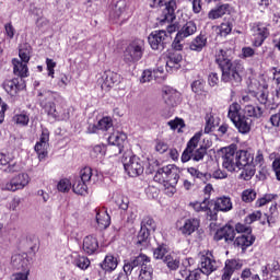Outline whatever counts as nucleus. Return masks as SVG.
<instances>
[{
    "mask_svg": "<svg viewBox=\"0 0 280 280\" xmlns=\"http://www.w3.org/2000/svg\"><path fill=\"white\" fill-rule=\"evenodd\" d=\"M235 50L232 48H220L215 51L214 62L218 65L222 72V82H230L233 86H240L242 84V73H244V65L235 60Z\"/></svg>",
    "mask_w": 280,
    "mask_h": 280,
    "instance_id": "1",
    "label": "nucleus"
},
{
    "mask_svg": "<svg viewBox=\"0 0 280 280\" xmlns=\"http://www.w3.org/2000/svg\"><path fill=\"white\" fill-rule=\"evenodd\" d=\"M150 257L145 254H140L130 260L125 261L126 272H132L135 268H138V280H152L154 279V268L152 267Z\"/></svg>",
    "mask_w": 280,
    "mask_h": 280,
    "instance_id": "2",
    "label": "nucleus"
},
{
    "mask_svg": "<svg viewBox=\"0 0 280 280\" xmlns=\"http://www.w3.org/2000/svg\"><path fill=\"white\" fill-rule=\"evenodd\" d=\"M32 183V178L27 173H19L13 175L9 182L2 184V191H12L13 194L16 191H23L27 185Z\"/></svg>",
    "mask_w": 280,
    "mask_h": 280,
    "instance_id": "3",
    "label": "nucleus"
},
{
    "mask_svg": "<svg viewBox=\"0 0 280 280\" xmlns=\"http://www.w3.org/2000/svg\"><path fill=\"white\" fill-rule=\"evenodd\" d=\"M148 40L151 49L155 51H163L167 45H170L172 36L167 34V31H153L150 33Z\"/></svg>",
    "mask_w": 280,
    "mask_h": 280,
    "instance_id": "4",
    "label": "nucleus"
},
{
    "mask_svg": "<svg viewBox=\"0 0 280 280\" xmlns=\"http://www.w3.org/2000/svg\"><path fill=\"white\" fill-rule=\"evenodd\" d=\"M37 96L40 108L45 110L48 117H52L56 120V115L60 113V107H56V103L51 102V92L46 90L39 91Z\"/></svg>",
    "mask_w": 280,
    "mask_h": 280,
    "instance_id": "5",
    "label": "nucleus"
},
{
    "mask_svg": "<svg viewBox=\"0 0 280 280\" xmlns=\"http://www.w3.org/2000/svg\"><path fill=\"white\" fill-rule=\"evenodd\" d=\"M143 39H136L131 42L125 50V62H139L143 58Z\"/></svg>",
    "mask_w": 280,
    "mask_h": 280,
    "instance_id": "6",
    "label": "nucleus"
},
{
    "mask_svg": "<svg viewBox=\"0 0 280 280\" xmlns=\"http://www.w3.org/2000/svg\"><path fill=\"white\" fill-rule=\"evenodd\" d=\"M198 268L202 272V275L209 277V275L215 272V270H218L220 266L218 265V260H215L213 253L207 250L201 254Z\"/></svg>",
    "mask_w": 280,
    "mask_h": 280,
    "instance_id": "7",
    "label": "nucleus"
},
{
    "mask_svg": "<svg viewBox=\"0 0 280 280\" xmlns=\"http://www.w3.org/2000/svg\"><path fill=\"white\" fill-rule=\"evenodd\" d=\"M253 32V47H261L264 43L266 42V38L270 36V30L268 28V25L261 22H257L252 27Z\"/></svg>",
    "mask_w": 280,
    "mask_h": 280,
    "instance_id": "8",
    "label": "nucleus"
},
{
    "mask_svg": "<svg viewBox=\"0 0 280 280\" xmlns=\"http://www.w3.org/2000/svg\"><path fill=\"white\" fill-rule=\"evenodd\" d=\"M125 172H127L128 176L131 178H137V176H141L143 174V161L141 158L137 155H132L129 158L128 162L124 163Z\"/></svg>",
    "mask_w": 280,
    "mask_h": 280,
    "instance_id": "9",
    "label": "nucleus"
},
{
    "mask_svg": "<svg viewBox=\"0 0 280 280\" xmlns=\"http://www.w3.org/2000/svg\"><path fill=\"white\" fill-rule=\"evenodd\" d=\"M222 166L229 172L238 170L237 158L235 155V147H226L223 149Z\"/></svg>",
    "mask_w": 280,
    "mask_h": 280,
    "instance_id": "10",
    "label": "nucleus"
},
{
    "mask_svg": "<svg viewBox=\"0 0 280 280\" xmlns=\"http://www.w3.org/2000/svg\"><path fill=\"white\" fill-rule=\"evenodd\" d=\"M190 205L197 213H206V218L210 222L218 220V212L211 209V201L208 198H205L202 202L195 201Z\"/></svg>",
    "mask_w": 280,
    "mask_h": 280,
    "instance_id": "11",
    "label": "nucleus"
},
{
    "mask_svg": "<svg viewBox=\"0 0 280 280\" xmlns=\"http://www.w3.org/2000/svg\"><path fill=\"white\" fill-rule=\"evenodd\" d=\"M49 149V129H43L39 137V141L35 144V152L38 155L39 161L47 159V150Z\"/></svg>",
    "mask_w": 280,
    "mask_h": 280,
    "instance_id": "12",
    "label": "nucleus"
},
{
    "mask_svg": "<svg viewBox=\"0 0 280 280\" xmlns=\"http://www.w3.org/2000/svg\"><path fill=\"white\" fill-rule=\"evenodd\" d=\"M244 264L240 259H226L221 270V280H231L233 275L243 268Z\"/></svg>",
    "mask_w": 280,
    "mask_h": 280,
    "instance_id": "13",
    "label": "nucleus"
},
{
    "mask_svg": "<svg viewBox=\"0 0 280 280\" xmlns=\"http://www.w3.org/2000/svg\"><path fill=\"white\" fill-rule=\"evenodd\" d=\"M202 138V131H198L194 135V137L187 142V147L182 153V163H187L194 160V150L198 148V143H200V139Z\"/></svg>",
    "mask_w": 280,
    "mask_h": 280,
    "instance_id": "14",
    "label": "nucleus"
},
{
    "mask_svg": "<svg viewBox=\"0 0 280 280\" xmlns=\"http://www.w3.org/2000/svg\"><path fill=\"white\" fill-rule=\"evenodd\" d=\"M2 89L8 93V95H11V97H15L20 93V91H23L25 89V80L14 78L11 80H5L2 83Z\"/></svg>",
    "mask_w": 280,
    "mask_h": 280,
    "instance_id": "15",
    "label": "nucleus"
},
{
    "mask_svg": "<svg viewBox=\"0 0 280 280\" xmlns=\"http://www.w3.org/2000/svg\"><path fill=\"white\" fill-rule=\"evenodd\" d=\"M113 23H124L126 21V0H118L109 12Z\"/></svg>",
    "mask_w": 280,
    "mask_h": 280,
    "instance_id": "16",
    "label": "nucleus"
},
{
    "mask_svg": "<svg viewBox=\"0 0 280 280\" xmlns=\"http://www.w3.org/2000/svg\"><path fill=\"white\" fill-rule=\"evenodd\" d=\"M214 242H224L226 244H231V242H235V228L232 225H224L220 229L217 230L214 236H213Z\"/></svg>",
    "mask_w": 280,
    "mask_h": 280,
    "instance_id": "17",
    "label": "nucleus"
},
{
    "mask_svg": "<svg viewBox=\"0 0 280 280\" xmlns=\"http://www.w3.org/2000/svg\"><path fill=\"white\" fill-rule=\"evenodd\" d=\"M103 83L101 85V89L103 91H110L115 84H119L121 81V75H119L117 72H113L110 70H107L102 75Z\"/></svg>",
    "mask_w": 280,
    "mask_h": 280,
    "instance_id": "18",
    "label": "nucleus"
},
{
    "mask_svg": "<svg viewBox=\"0 0 280 280\" xmlns=\"http://www.w3.org/2000/svg\"><path fill=\"white\" fill-rule=\"evenodd\" d=\"M11 161H14V158L10 155V153H3L0 151V165L2 167H5L3 172L4 174H14L16 172H20L21 167L19 166V163H10Z\"/></svg>",
    "mask_w": 280,
    "mask_h": 280,
    "instance_id": "19",
    "label": "nucleus"
},
{
    "mask_svg": "<svg viewBox=\"0 0 280 280\" xmlns=\"http://www.w3.org/2000/svg\"><path fill=\"white\" fill-rule=\"evenodd\" d=\"M176 0H170L165 2V8L162 11L161 23H173L176 19Z\"/></svg>",
    "mask_w": 280,
    "mask_h": 280,
    "instance_id": "20",
    "label": "nucleus"
},
{
    "mask_svg": "<svg viewBox=\"0 0 280 280\" xmlns=\"http://www.w3.org/2000/svg\"><path fill=\"white\" fill-rule=\"evenodd\" d=\"M11 266L14 270H30V258L27 254H15L11 257Z\"/></svg>",
    "mask_w": 280,
    "mask_h": 280,
    "instance_id": "21",
    "label": "nucleus"
},
{
    "mask_svg": "<svg viewBox=\"0 0 280 280\" xmlns=\"http://www.w3.org/2000/svg\"><path fill=\"white\" fill-rule=\"evenodd\" d=\"M95 213L98 229L101 231H106V229L110 226V214H108V210H106V208H96Z\"/></svg>",
    "mask_w": 280,
    "mask_h": 280,
    "instance_id": "22",
    "label": "nucleus"
},
{
    "mask_svg": "<svg viewBox=\"0 0 280 280\" xmlns=\"http://www.w3.org/2000/svg\"><path fill=\"white\" fill-rule=\"evenodd\" d=\"M180 179V170L177 168L176 165L171 164V168L168 171V179L166 180L165 187H171V196H174L176 191V185H178V180Z\"/></svg>",
    "mask_w": 280,
    "mask_h": 280,
    "instance_id": "23",
    "label": "nucleus"
},
{
    "mask_svg": "<svg viewBox=\"0 0 280 280\" xmlns=\"http://www.w3.org/2000/svg\"><path fill=\"white\" fill-rule=\"evenodd\" d=\"M200 229V220L196 218L186 219L183 226L179 228L182 235L189 237L192 233H196Z\"/></svg>",
    "mask_w": 280,
    "mask_h": 280,
    "instance_id": "24",
    "label": "nucleus"
},
{
    "mask_svg": "<svg viewBox=\"0 0 280 280\" xmlns=\"http://www.w3.org/2000/svg\"><path fill=\"white\" fill-rule=\"evenodd\" d=\"M12 65L14 75H18V78L21 80H23V78H30V68H27V62L13 58Z\"/></svg>",
    "mask_w": 280,
    "mask_h": 280,
    "instance_id": "25",
    "label": "nucleus"
},
{
    "mask_svg": "<svg viewBox=\"0 0 280 280\" xmlns=\"http://www.w3.org/2000/svg\"><path fill=\"white\" fill-rule=\"evenodd\" d=\"M180 62H183V55L176 51H170L166 57V71H178L180 69Z\"/></svg>",
    "mask_w": 280,
    "mask_h": 280,
    "instance_id": "26",
    "label": "nucleus"
},
{
    "mask_svg": "<svg viewBox=\"0 0 280 280\" xmlns=\"http://www.w3.org/2000/svg\"><path fill=\"white\" fill-rule=\"evenodd\" d=\"M235 156H236V163L238 165V170H242V167L246 165H252L253 161H255V156L246 150L237 151V149H235Z\"/></svg>",
    "mask_w": 280,
    "mask_h": 280,
    "instance_id": "27",
    "label": "nucleus"
},
{
    "mask_svg": "<svg viewBox=\"0 0 280 280\" xmlns=\"http://www.w3.org/2000/svg\"><path fill=\"white\" fill-rule=\"evenodd\" d=\"M235 128L241 132V135H248L250 128L253 127V119L247 116H241L232 121Z\"/></svg>",
    "mask_w": 280,
    "mask_h": 280,
    "instance_id": "28",
    "label": "nucleus"
},
{
    "mask_svg": "<svg viewBox=\"0 0 280 280\" xmlns=\"http://www.w3.org/2000/svg\"><path fill=\"white\" fill-rule=\"evenodd\" d=\"M163 93H164L163 100L166 106L174 107V106H177L178 103L180 102V94L176 90H173L171 88H165L163 90Z\"/></svg>",
    "mask_w": 280,
    "mask_h": 280,
    "instance_id": "29",
    "label": "nucleus"
},
{
    "mask_svg": "<svg viewBox=\"0 0 280 280\" xmlns=\"http://www.w3.org/2000/svg\"><path fill=\"white\" fill-rule=\"evenodd\" d=\"M128 139V136L124 132H114L108 137V143L109 145H118L117 153L121 154L124 152V143H126V140Z\"/></svg>",
    "mask_w": 280,
    "mask_h": 280,
    "instance_id": "30",
    "label": "nucleus"
},
{
    "mask_svg": "<svg viewBox=\"0 0 280 280\" xmlns=\"http://www.w3.org/2000/svg\"><path fill=\"white\" fill-rule=\"evenodd\" d=\"M280 272V264L278 260H272L271 262H267L261 266L260 275L262 279H268V277H272V275H279Z\"/></svg>",
    "mask_w": 280,
    "mask_h": 280,
    "instance_id": "31",
    "label": "nucleus"
},
{
    "mask_svg": "<svg viewBox=\"0 0 280 280\" xmlns=\"http://www.w3.org/2000/svg\"><path fill=\"white\" fill-rule=\"evenodd\" d=\"M191 91L195 93L196 100H200L201 102H205L209 95V92L205 90V81L200 79L191 83Z\"/></svg>",
    "mask_w": 280,
    "mask_h": 280,
    "instance_id": "32",
    "label": "nucleus"
},
{
    "mask_svg": "<svg viewBox=\"0 0 280 280\" xmlns=\"http://www.w3.org/2000/svg\"><path fill=\"white\" fill-rule=\"evenodd\" d=\"M97 248H100V243L95 236L89 235L84 237L83 250L86 255H94V253H97Z\"/></svg>",
    "mask_w": 280,
    "mask_h": 280,
    "instance_id": "33",
    "label": "nucleus"
},
{
    "mask_svg": "<svg viewBox=\"0 0 280 280\" xmlns=\"http://www.w3.org/2000/svg\"><path fill=\"white\" fill-rule=\"evenodd\" d=\"M255 235L253 234H243L235 238L234 246H237L238 248H242V250H246V248H249V246H253L255 244Z\"/></svg>",
    "mask_w": 280,
    "mask_h": 280,
    "instance_id": "34",
    "label": "nucleus"
},
{
    "mask_svg": "<svg viewBox=\"0 0 280 280\" xmlns=\"http://www.w3.org/2000/svg\"><path fill=\"white\" fill-rule=\"evenodd\" d=\"M233 209V201H231L230 197L223 196L217 198L214 202V209L212 211H221L223 213H226Z\"/></svg>",
    "mask_w": 280,
    "mask_h": 280,
    "instance_id": "35",
    "label": "nucleus"
},
{
    "mask_svg": "<svg viewBox=\"0 0 280 280\" xmlns=\"http://www.w3.org/2000/svg\"><path fill=\"white\" fill-rule=\"evenodd\" d=\"M230 9H231V5H229L228 3L220 4L217 8L212 9L208 12V19L210 21H215L218 19H222V16H224V14H229Z\"/></svg>",
    "mask_w": 280,
    "mask_h": 280,
    "instance_id": "36",
    "label": "nucleus"
},
{
    "mask_svg": "<svg viewBox=\"0 0 280 280\" xmlns=\"http://www.w3.org/2000/svg\"><path fill=\"white\" fill-rule=\"evenodd\" d=\"M100 266L105 272H113V270H116L117 266H119V260H117V257L114 255H107Z\"/></svg>",
    "mask_w": 280,
    "mask_h": 280,
    "instance_id": "37",
    "label": "nucleus"
},
{
    "mask_svg": "<svg viewBox=\"0 0 280 280\" xmlns=\"http://www.w3.org/2000/svg\"><path fill=\"white\" fill-rule=\"evenodd\" d=\"M171 167L172 164L158 168L153 177V180H155V183H160V185H164L165 187V185L167 184V179L170 177Z\"/></svg>",
    "mask_w": 280,
    "mask_h": 280,
    "instance_id": "38",
    "label": "nucleus"
},
{
    "mask_svg": "<svg viewBox=\"0 0 280 280\" xmlns=\"http://www.w3.org/2000/svg\"><path fill=\"white\" fill-rule=\"evenodd\" d=\"M136 245L138 248H148L150 246V231L144 228H140L137 236Z\"/></svg>",
    "mask_w": 280,
    "mask_h": 280,
    "instance_id": "39",
    "label": "nucleus"
},
{
    "mask_svg": "<svg viewBox=\"0 0 280 280\" xmlns=\"http://www.w3.org/2000/svg\"><path fill=\"white\" fill-rule=\"evenodd\" d=\"M207 47V35L199 34L189 45L191 51L200 52Z\"/></svg>",
    "mask_w": 280,
    "mask_h": 280,
    "instance_id": "40",
    "label": "nucleus"
},
{
    "mask_svg": "<svg viewBox=\"0 0 280 280\" xmlns=\"http://www.w3.org/2000/svg\"><path fill=\"white\" fill-rule=\"evenodd\" d=\"M196 32H198V25H196V22L188 21L182 26L177 34L182 35L184 38H189V36H194Z\"/></svg>",
    "mask_w": 280,
    "mask_h": 280,
    "instance_id": "41",
    "label": "nucleus"
},
{
    "mask_svg": "<svg viewBox=\"0 0 280 280\" xmlns=\"http://www.w3.org/2000/svg\"><path fill=\"white\" fill-rule=\"evenodd\" d=\"M245 117H248V119H259L261 115H264V110L259 106L255 105H246L243 109Z\"/></svg>",
    "mask_w": 280,
    "mask_h": 280,
    "instance_id": "42",
    "label": "nucleus"
},
{
    "mask_svg": "<svg viewBox=\"0 0 280 280\" xmlns=\"http://www.w3.org/2000/svg\"><path fill=\"white\" fill-rule=\"evenodd\" d=\"M72 190L74 194H78V196H86V194H89V184L75 177L72 184Z\"/></svg>",
    "mask_w": 280,
    "mask_h": 280,
    "instance_id": "43",
    "label": "nucleus"
},
{
    "mask_svg": "<svg viewBox=\"0 0 280 280\" xmlns=\"http://www.w3.org/2000/svg\"><path fill=\"white\" fill-rule=\"evenodd\" d=\"M19 57L21 62L28 63L32 60V46L27 43L20 45Z\"/></svg>",
    "mask_w": 280,
    "mask_h": 280,
    "instance_id": "44",
    "label": "nucleus"
},
{
    "mask_svg": "<svg viewBox=\"0 0 280 280\" xmlns=\"http://www.w3.org/2000/svg\"><path fill=\"white\" fill-rule=\"evenodd\" d=\"M170 247L166 244H160L153 248V257L158 260L164 261L165 257H170Z\"/></svg>",
    "mask_w": 280,
    "mask_h": 280,
    "instance_id": "45",
    "label": "nucleus"
},
{
    "mask_svg": "<svg viewBox=\"0 0 280 280\" xmlns=\"http://www.w3.org/2000/svg\"><path fill=\"white\" fill-rule=\"evenodd\" d=\"M242 110V105H240L237 102L232 103L229 106L228 117L231 119V121H235L236 119H240L243 115L240 113Z\"/></svg>",
    "mask_w": 280,
    "mask_h": 280,
    "instance_id": "46",
    "label": "nucleus"
},
{
    "mask_svg": "<svg viewBox=\"0 0 280 280\" xmlns=\"http://www.w3.org/2000/svg\"><path fill=\"white\" fill-rule=\"evenodd\" d=\"M187 172H188V174H190V176H192V178H197L198 180H201V183H207V180H209V178H211V174L202 173V172L198 171V168H196V167H188Z\"/></svg>",
    "mask_w": 280,
    "mask_h": 280,
    "instance_id": "47",
    "label": "nucleus"
},
{
    "mask_svg": "<svg viewBox=\"0 0 280 280\" xmlns=\"http://www.w3.org/2000/svg\"><path fill=\"white\" fill-rule=\"evenodd\" d=\"M72 264L77 268H80V270H86L89 268V266H91V260H89V258H86V256L77 255L73 258Z\"/></svg>",
    "mask_w": 280,
    "mask_h": 280,
    "instance_id": "48",
    "label": "nucleus"
},
{
    "mask_svg": "<svg viewBox=\"0 0 280 280\" xmlns=\"http://www.w3.org/2000/svg\"><path fill=\"white\" fill-rule=\"evenodd\" d=\"M233 32V22L231 20H224L219 26H218V34L221 36H229Z\"/></svg>",
    "mask_w": 280,
    "mask_h": 280,
    "instance_id": "49",
    "label": "nucleus"
},
{
    "mask_svg": "<svg viewBox=\"0 0 280 280\" xmlns=\"http://www.w3.org/2000/svg\"><path fill=\"white\" fill-rule=\"evenodd\" d=\"M242 172L240 174V178L243 180H250L255 176V165L247 164L246 166H243Z\"/></svg>",
    "mask_w": 280,
    "mask_h": 280,
    "instance_id": "50",
    "label": "nucleus"
},
{
    "mask_svg": "<svg viewBox=\"0 0 280 280\" xmlns=\"http://www.w3.org/2000/svg\"><path fill=\"white\" fill-rule=\"evenodd\" d=\"M106 154V145L96 144L90 150L91 159H102Z\"/></svg>",
    "mask_w": 280,
    "mask_h": 280,
    "instance_id": "51",
    "label": "nucleus"
},
{
    "mask_svg": "<svg viewBox=\"0 0 280 280\" xmlns=\"http://www.w3.org/2000/svg\"><path fill=\"white\" fill-rule=\"evenodd\" d=\"M79 180H82L86 185L91 184V178H93V168L84 167L80 171V175L77 177Z\"/></svg>",
    "mask_w": 280,
    "mask_h": 280,
    "instance_id": "52",
    "label": "nucleus"
},
{
    "mask_svg": "<svg viewBox=\"0 0 280 280\" xmlns=\"http://www.w3.org/2000/svg\"><path fill=\"white\" fill-rule=\"evenodd\" d=\"M185 48V37L179 35V33L176 34L173 43H172V49H174V51H183V49Z\"/></svg>",
    "mask_w": 280,
    "mask_h": 280,
    "instance_id": "53",
    "label": "nucleus"
},
{
    "mask_svg": "<svg viewBox=\"0 0 280 280\" xmlns=\"http://www.w3.org/2000/svg\"><path fill=\"white\" fill-rule=\"evenodd\" d=\"M163 264L167 266L168 270H176L177 268L180 267V260H178L177 258H174L172 254L165 257V259L163 260Z\"/></svg>",
    "mask_w": 280,
    "mask_h": 280,
    "instance_id": "54",
    "label": "nucleus"
},
{
    "mask_svg": "<svg viewBox=\"0 0 280 280\" xmlns=\"http://www.w3.org/2000/svg\"><path fill=\"white\" fill-rule=\"evenodd\" d=\"M71 187H72V184L69 178H62L57 184V189L58 191H61V194H67L71 191Z\"/></svg>",
    "mask_w": 280,
    "mask_h": 280,
    "instance_id": "55",
    "label": "nucleus"
},
{
    "mask_svg": "<svg viewBox=\"0 0 280 280\" xmlns=\"http://www.w3.org/2000/svg\"><path fill=\"white\" fill-rule=\"evenodd\" d=\"M141 229H147L150 231H156V222L152 217H144L141 221Z\"/></svg>",
    "mask_w": 280,
    "mask_h": 280,
    "instance_id": "56",
    "label": "nucleus"
},
{
    "mask_svg": "<svg viewBox=\"0 0 280 280\" xmlns=\"http://www.w3.org/2000/svg\"><path fill=\"white\" fill-rule=\"evenodd\" d=\"M207 147L205 145H200L198 149H196L195 151H192V161L195 162H199L202 161V159H205V156H207Z\"/></svg>",
    "mask_w": 280,
    "mask_h": 280,
    "instance_id": "57",
    "label": "nucleus"
},
{
    "mask_svg": "<svg viewBox=\"0 0 280 280\" xmlns=\"http://www.w3.org/2000/svg\"><path fill=\"white\" fill-rule=\"evenodd\" d=\"M97 125H98V130L106 132L107 130H110V128H113V118L103 117L101 120H98Z\"/></svg>",
    "mask_w": 280,
    "mask_h": 280,
    "instance_id": "58",
    "label": "nucleus"
},
{
    "mask_svg": "<svg viewBox=\"0 0 280 280\" xmlns=\"http://www.w3.org/2000/svg\"><path fill=\"white\" fill-rule=\"evenodd\" d=\"M213 128H215V117H213L212 114H207L203 132L209 135V132H213Z\"/></svg>",
    "mask_w": 280,
    "mask_h": 280,
    "instance_id": "59",
    "label": "nucleus"
},
{
    "mask_svg": "<svg viewBox=\"0 0 280 280\" xmlns=\"http://www.w3.org/2000/svg\"><path fill=\"white\" fill-rule=\"evenodd\" d=\"M13 121L19 126H27V124H30V116L26 113L16 114L13 117Z\"/></svg>",
    "mask_w": 280,
    "mask_h": 280,
    "instance_id": "60",
    "label": "nucleus"
},
{
    "mask_svg": "<svg viewBox=\"0 0 280 280\" xmlns=\"http://www.w3.org/2000/svg\"><path fill=\"white\" fill-rule=\"evenodd\" d=\"M257 56V52L253 49L250 46H245L242 48L241 58L243 60H246L248 58H255Z\"/></svg>",
    "mask_w": 280,
    "mask_h": 280,
    "instance_id": "61",
    "label": "nucleus"
},
{
    "mask_svg": "<svg viewBox=\"0 0 280 280\" xmlns=\"http://www.w3.org/2000/svg\"><path fill=\"white\" fill-rule=\"evenodd\" d=\"M257 198V192L253 189H246L242 194L243 202H253Z\"/></svg>",
    "mask_w": 280,
    "mask_h": 280,
    "instance_id": "62",
    "label": "nucleus"
},
{
    "mask_svg": "<svg viewBox=\"0 0 280 280\" xmlns=\"http://www.w3.org/2000/svg\"><path fill=\"white\" fill-rule=\"evenodd\" d=\"M257 220H261V211H255L248 214L245 218V224H253V222H257Z\"/></svg>",
    "mask_w": 280,
    "mask_h": 280,
    "instance_id": "63",
    "label": "nucleus"
},
{
    "mask_svg": "<svg viewBox=\"0 0 280 280\" xmlns=\"http://www.w3.org/2000/svg\"><path fill=\"white\" fill-rule=\"evenodd\" d=\"M202 277V272L199 270V268L191 270L186 276L185 280H200Z\"/></svg>",
    "mask_w": 280,
    "mask_h": 280,
    "instance_id": "64",
    "label": "nucleus"
}]
</instances>
